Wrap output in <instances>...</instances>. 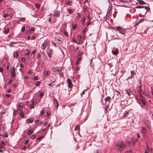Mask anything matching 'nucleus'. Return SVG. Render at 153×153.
Returning <instances> with one entry per match:
<instances>
[{
    "label": "nucleus",
    "mask_w": 153,
    "mask_h": 153,
    "mask_svg": "<svg viewBox=\"0 0 153 153\" xmlns=\"http://www.w3.org/2000/svg\"><path fill=\"white\" fill-rule=\"evenodd\" d=\"M41 55L40 53H38L37 54V57L38 59H39L41 57Z\"/></svg>",
    "instance_id": "41"
},
{
    "label": "nucleus",
    "mask_w": 153,
    "mask_h": 153,
    "mask_svg": "<svg viewBox=\"0 0 153 153\" xmlns=\"http://www.w3.org/2000/svg\"><path fill=\"white\" fill-rule=\"evenodd\" d=\"M33 133V131L31 129H30L28 131L27 134L28 135H30V134H32Z\"/></svg>",
    "instance_id": "24"
},
{
    "label": "nucleus",
    "mask_w": 153,
    "mask_h": 153,
    "mask_svg": "<svg viewBox=\"0 0 153 153\" xmlns=\"http://www.w3.org/2000/svg\"><path fill=\"white\" fill-rule=\"evenodd\" d=\"M27 39H31V37H30V36L29 35L28 36H27Z\"/></svg>",
    "instance_id": "64"
},
{
    "label": "nucleus",
    "mask_w": 153,
    "mask_h": 153,
    "mask_svg": "<svg viewBox=\"0 0 153 153\" xmlns=\"http://www.w3.org/2000/svg\"><path fill=\"white\" fill-rule=\"evenodd\" d=\"M88 6L86 5H84L83 7V11L84 12H85L87 10V9L88 8Z\"/></svg>",
    "instance_id": "19"
},
{
    "label": "nucleus",
    "mask_w": 153,
    "mask_h": 153,
    "mask_svg": "<svg viewBox=\"0 0 153 153\" xmlns=\"http://www.w3.org/2000/svg\"><path fill=\"white\" fill-rule=\"evenodd\" d=\"M40 82L39 81H37L36 83L35 84L37 85V86H38L39 85H40Z\"/></svg>",
    "instance_id": "45"
},
{
    "label": "nucleus",
    "mask_w": 153,
    "mask_h": 153,
    "mask_svg": "<svg viewBox=\"0 0 153 153\" xmlns=\"http://www.w3.org/2000/svg\"><path fill=\"white\" fill-rule=\"evenodd\" d=\"M3 71V69L2 68L0 67V71L1 72H2Z\"/></svg>",
    "instance_id": "58"
},
{
    "label": "nucleus",
    "mask_w": 153,
    "mask_h": 153,
    "mask_svg": "<svg viewBox=\"0 0 153 153\" xmlns=\"http://www.w3.org/2000/svg\"><path fill=\"white\" fill-rule=\"evenodd\" d=\"M52 83H49V84H48V85L51 86L54 85H52Z\"/></svg>",
    "instance_id": "55"
},
{
    "label": "nucleus",
    "mask_w": 153,
    "mask_h": 153,
    "mask_svg": "<svg viewBox=\"0 0 153 153\" xmlns=\"http://www.w3.org/2000/svg\"><path fill=\"white\" fill-rule=\"evenodd\" d=\"M36 38V37L35 36H32L31 37V39H34Z\"/></svg>",
    "instance_id": "53"
},
{
    "label": "nucleus",
    "mask_w": 153,
    "mask_h": 153,
    "mask_svg": "<svg viewBox=\"0 0 153 153\" xmlns=\"http://www.w3.org/2000/svg\"><path fill=\"white\" fill-rule=\"evenodd\" d=\"M64 34L65 36H67L68 35V33L66 31H65L64 33Z\"/></svg>",
    "instance_id": "52"
},
{
    "label": "nucleus",
    "mask_w": 153,
    "mask_h": 153,
    "mask_svg": "<svg viewBox=\"0 0 153 153\" xmlns=\"http://www.w3.org/2000/svg\"><path fill=\"white\" fill-rule=\"evenodd\" d=\"M130 91L129 89H128V90H126V91L125 94H127L129 96H130Z\"/></svg>",
    "instance_id": "27"
},
{
    "label": "nucleus",
    "mask_w": 153,
    "mask_h": 153,
    "mask_svg": "<svg viewBox=\"0 0 153 153\" xmlns=\"http://www.w3.org/2000/svg\"><path fill=\"white\" fill-rule=\"evenodd\" d=\"M34 104L33 100L32 103L29 105V106L31 108H33L34 107L33 105Z\"/></svg>",
    "instance_id": "22"
},
{
    "label": "nucleus",
    "mask_w": 153,
    "mask_h": 153,
    "mask_svg": "<svg viewBox=\"0 0 153 153\" xmlns=\"http://www.w3.org/2000/svg\"><path fill=\"white\" fill-rule=\"evenodd\" d=\"M125 144L123 142H118L116 144L115 147L120 152H121L125 148Z\"/></svg>",
    "instance_id": "1"
},
{
    "label": "nucleus",
    "mask_w": 153,
    "mask_h": 153,
    "mask_svg": "<svg viewBox=\"0 0 153 153\" xmlns=\"http://www.w3.org/2000/svg\"><path fill=\"white\" fill-rule=\"evenodd\" d=\"M2 135L3 136L5 137H7L8 136V134L6 133H5L4 134H3Z\"/></svg>",
    "instance_id": "39"
},
{
    "label": "nucleus",
    "mask_w": 153,
    "mask_h": 153,
    "mask_svg": "<svg viewBox=\"0 0 153 153\" xmlns=\"http://www.w3.org/2000/svg\"><path fill=\"white\" fill-rule=\"evenodd\" d=\"M116 28L117 30L120 33L123 35L125 34V31L122 27L119 26H117Z\"/></svg>",
    "instance_id": "4"
},
{
    "label": "nucleus",
    "mask_w": 153,
    "mask_h": 153,
    "mask_svg": "<svg viewBox=\"0 0 153 153\" xmlns=\"http://www.w3.org/2000/svg\"><path fill=\"white\" fill-rule=\"evenodd\" d=\"M45 113V111L44 110H42L41 112L40 115L42 116Z\"/></svg>",
    "instance_id": "44"
},
{
    "label": "nucleus",
    "mask_w": 153,
    "mask_h": 153,
    "mask_svg": "<svg viewBox=\"0 0 153 153\" xmlns=\"http://www.w3.org/2000/svg\"><path fill=\"white\" fill-rule=\"evenodd\" d=\"M81 38L82 36L80 35H79L78 36V38L80 40L81 39Z\"/></svg>",
    "instance_id": "50"
},
{
    "label": "nucleus",
    "mask_w": 153,
    "mask_h": 153,
    "mask_svg": "<svg viewBox=\"0 0 153 153\" xmlns=\"http://www.w3.org/2000/svg\"><path fill=\"white\" fill-rule=\"evenodd\" d=\"M6 96L8 98H9L10 97V94H6Z\"/></svg>",
    "instance_id": "54"
},
{
    "label": "nucleus",
    "mask_w": 153,
    "mask_h": 153,
    "mask_svg": "<svg viewBox=\"0 0 153 153\" xmlns=\"http://www.w3.org/2000/svg\"><path fill=\"white\" fill-rule=\"evenodd\" d=\"M74 11V10L71 9H69L68 10V12L70 14L72 13Z\"/></svg>",
    "instance_id": "32"
},
{
    "label": "nucleus",
    "mask_w": 153,
    "mask_h": 153,
    "mask_svg": "<svg viewBox=\"0 0 153 153\" xmlns=\"http://www.w3.org/2000/svg\"><path fill=\"white\" fill-rule=\"evenodd\" d=\"M148 147H147L146 149V150L145 151V153H148Z\"/></svg>",
    "instance_id": "49"
},
{
    "label": "nucleus",
    "mask_w": 153,
    "mask_h": 153,
    "mask_svg": "<svg viewBox=\"0 0 153 153\" xmlns=\"http://www.w3.org/2000/svg\"><path fill=\"white\" fill-rule=\"evenodd\" d=\"M67 81L68 84V87L70 88H71L73 86V84L71 80L68 78L67 79Z\"/></svg>",
    "instance_id": "8"
},
{
    "label": "nucleus",
    "mask_w": 153,
    "mask_h": 153,
    "mask_svg": "<svg viewBox=\"0 0 153 153\" xmlns=\"http://www.w3.org/2000/svg\"><path fill=\"white\" fill-rule=\"evenodd\" d=\"M22 62H25V57H22Z\"/></svg>",
    "instance_id": "51"
},
{
    "label": "nucleus",
    "mask_w": 153,
    "mask_h": 153,
    "mask_svg": "<svg viewBox=\"0 0 153 153\" xmlns=\"http://www.w3.org/2000/svg\"><path fill=\"white\" fill-rule=\"evenodd\" d=\"M138 2L139 3L141 4H145V3L143 1L141 0H138Z\"/></svg>",
    "instance_id": "31"
},
{
    "label": "nucleus",
    "mask_w": 153,
    "mask_h": 153,
    "mask_svg": "<svg viewBox=\"0 0 153 153\" xmlns=\"http://www.w3.org/2000/svg\"><path fill=\"white\" fill-rule=\"evenodd\" d=\"M140 101L141 102L143 103V105H145L146 103L144 98L142 96V94L141 95H140Z\"/></svg>",
    "instance_id": "5"
},
{
    "label": "nucleus",
    "mask_w": 153,
    "mask_h": 153,
    "mask_svg": "<svg viewBox=\"0 0 153 153\" xmlns=\"http://www.w3.org/2000/svg\"><path fill=\"white\" fill-rule=\"evenodd\" d=\"M11 72V76L13 77H14L16 75V73L15 72V68L14 67L12 69Z\"/></svg>",
    "instance_id": "9"
},
{
    "label": "nucleus",
    "mask_w": 153,
    "mask_h": 153,
    "mask_svg": "<svg viewBox=\"0 0 153 153\" xmlns=\"http://www.w3.org/2000/svg\"><path fill=\"white\" fill-rule=\"evenodd\" d=\"M44 137V136L43 135H42L40 137H39L38 138H37L36 139V140L37 141L40 140H42Z\"/></svg>",
    "instance_id": "23"
},
{
    "label": "nucleus",
    "mask_w": 153,
    "mask_h": 153,
    "mask_svg": "<svg viewBox=\"0 0 153 153\" xmlns=\"http://www.w3.org/2000/svg\"><path fill=\"white\" fill-rule=\"evenodd\" d=\"M80 128V126L79 125H77L74 128L75 130H76L78 129H79Z\"/></svg>",
    "instance_id": "29"
},
{
    "label": "nucleus",
    "mask_w": 153,
    "mask_h": 153,
    "mask_svg": "<svg viewBox=\"0 0 153 153\" xmlns=\"http://www.w3.org/2000/svg\"><path fill=\"white\" fill-rule=\"evenodd\" d=\"M40 5L41 4L38 3L35 4V7L38 10L39 9Z\"/></svg>",
    "instance_id": "17"
},
{
    "label": "nucleus",
    "mask_w": 153,
    "mask_h": 153,
    "mask_svg": "<svg viewBox=\"0 0 153 153\" xmlns=\"http://www.w3.org/2000/svg\"><path fill=\"white\" fill-rule=\"evenodd\" d=\"M34 79L35 80H37L38 79V77L37 76H35L34 78Z\"/></svg>",
    "instance_id": "56"
},
{
    "label": "nucleus",
    "mask_w": 153,
    "mask_h": 153,
    "mask_svg": "<svg viewBox=\"0 0 153 153\" xmlns=\"http://www.w3.org/2000/svg\"><path fill=\"white\" fill-rule=\"evenodd\" d=\"M35 122L36 123H38L39 122V120H36L35 121Z\"/></svg>",
    "instance_id": "63"
},
{
    "label": "nucleus",
    "mask_w": 153,
    "mask_h": 153,
    "mask_svg": "<svg viewBox=\"0 0 153 153\" xmlns=\"http://www.w3.org/2000/svg\"><path fill=\"white\" fill-rule=\"evenodd\" d=\"M10 30V29L9 28H8L6 30H4L3 31V33H5V34H7L8 33L9 31Z\"/></svg>",
    "instance_id": "26"
},
{
    "label": "nucleus",
    "mask_w": 153,
    "mask_h": 153,
    "mask_svg": "<svg viewBox=\"0 0 153 153\" xmlns=\"http://www.w3.org/2000/svg\"><path fill=\"white\" fill-rule=\"evenodd\" d=\"M36 52V50H34L31 52V53L32 54H34Z\"/></svg>",
    "instance_id": "60"
},
{
    "label": "nucleus",
    "mask_w": 153,
    "mask_h": 153,
    "mask_svg": "<svg viewBox=\"0 0 153 153\" xmlns=\"http://www.w3.org/2000/svg\"><path fill=\"white\" fill-rule=\"evenodd\" d=\"M29 142V140H26L25 141V144H27V143H28Z\"/></svg>",
    "instance_id": "57"
},
{
    "label": "nucleus",
    "mask_w": 153,
    "mask_h": 153,
    "mask_svg": "<svg viewBox=\"0 0 153 153\" xmlns=\"http://www.w3.org/2000/svg\"><path fill=\"white\" fill-rule=\"evenodd\" d=\"M48 41L47 40H45L44 42L41 45V48L42 50H44L46 48L47 45Z\"/></svg>",
    "instance_id": "6"
},
{
    "label": "nucleus",
    "mask_w": 153,
    "mask_h": 153,
    "mask_svg": "<svg viewBox=\"0 0 153 153\" xmlns=\"http://www.w3.org/2000/svg\"><path fill=\"white\" fill-rule=\"evenodd\" d=\"M86 28H84L83 29L82 31V33H83V34L84 35H85V32L86 31Z\"/></svg>",
    "instance_id": "34"
},
{
    "label": "nucleus",
    "mask_w": 153,
    "mask_h": 153,
    "mask_svg": "<svg viewBox=\"0 0 153 153\" xmlns=\"http://www.w3.org/2000/svg\"><path fill=\"white\" fill-rule=\"evenodd\" d=\"M56 38L57 40L60 41H62V38L59 37V36H57Z\"/></svg>",
    "instance_id": "30"
},
{
    "label": "nucleus",
    "mask_w": 153,
    "mask_h": 153,
    "mask_svg": "<svg viewBox=\"0 0 153 153\" xmlns=\"http://www.w3.org/2000/svg\"><path fill=\"white\" fill-rule=\"evenodd\" d=\"M71 2V1L70 0H68L67 2V4L69 5H70Z\"/></svg>",
    "instance_id": "46"
},
{
    "label": "nucleus",
    "mask_w": 153,
    "mask_h": 153,
    "mask_svg": "<svg viewBox=\"0 0 153 153\" xmlns=\"http://www.w3.org/2000/svg\"><path fill=\"white\" fill-rule=\"evenodd\" d=\"M85 16H84L82 19L81 20V21L82 22V25H83L85 24Z\"/></svg>",
    "instance_id": "18"
},
{
    "label": "nucleus",
    "mask_w": 153,
    "mask_h": 153,
    "mask_svg": "<svg viewBox=\"0 0 153 153\" xmlns=\"http://www.w3.org/2000/svg\"><path fill=\"white\" fill-rule=\"evenodd\" d=\"M81 18V15L79 13H77V18L78 20L79 19Z\"/></svg>",
    "instance_id": "35"
},
{
    "label": "nucleus",
    "mask_w": 153,
    "mask_h": 153,
    "mask_svg": "<svg viewBox=\"0 0 153 153\" xmlns=\"http://www.w3.org/2000/svg\"><path fill=\"white\" fill-rule=\"evenodd\" d=\"M77 60H78V61H80L82 59L81 57V56H77Z\"/></svg>",
    "instance_id": "33"
},
{
    "label": "nucleus",
    "mask_w": 153,
    "mask_h": 153,
    "mask_svg": "<svg viewBox=\"0 0 153 153\" xmlns=\"http://www.w3.org/2000/svg\"><path fill=\"white\" fill-rule=\"evenodd\" d=\"M0 145L4 146L5 145V143L4 141H2L1 143H0Z\"/></svg>",
    "instance_id": "36"
},
{
    "label": "nucleus",
    "mask_w": 153,
    "mask_h": 153,
    "mask_svg": "<svg viewBox=\"0 0 153 153\" xmlns=\"http://www.w3.org/2000/svg\"><path fill=\"white\" fill-rule=\"evenodd\" d=\"M18 113L19 112L17 110L15 111L14 114L15 115H17L18 114Z\"/></svg>",
    "instance_id": "40"
},
{
    "label": "nucleus",
    "mask_w": 153,
    "mask_h": 153,
    "mask_svg": "<svg viewBox=\"0 0 153 153\" xmlns=\"http://www.w3.org/2000/svg\"><path fill=\"white\" fill-rule=\"evenodd\" d=\"M53 103L56 105V109L58 108L59 106V103L57 100L56 98H54L53 100Z\"/></svg>",
    "instance_id": "12"
},
{
    "label": "nucleus",
    "mask_w": 153,
    "mask_h": 153,
    "mask_svg": "<svg viewBox=\"0 0 153 153\" xmlns=\"http://www.w3.org/2000/svg\"><path fill=\"white\" fill-rule=\"evenodd\" d=\"M25 27L24 26H23L21 30V31H24L25 30Z\"/></svg>",
    "instance_id": "48"
},
{
    "label": "nucleus",
    "mask_w": 153,
    "mask_h": 153,
    "mask_svg": "<svg viewBox=\"0 0 153 153\" xmlns=\"http://www.w3.org/2000/svg\"><path fill=\"white\" fill-rule=\"evenodd\" d=\"M19 56V54H18V52L16 51V52H14L13 55V56L14 58H17Z\"/></svg>",
    "instance_id": "15"
},
{
    "label": "nucleus",
    "mask_w": 153,
    "mask_h": 153,
    "mask_svg": "<svg viewBox=\"0 0 153 153\" xmlns=\"http://www.w3.org/2000/svg\"><path fill=\"white\" fill-rule=\"evenodd\" d=\"M44 95V93L43 92H41V93L39 95V96L41 97V98H42L43 97V96Z\"/></svg>",
    "instance_id": "42"
},
{
    "label": "nucleus",
    "mask_w": 153,
    "mask_h": 153,
    "mask_svg": "<svg viewBox=\"0 0 153 153\" xmlns=\"http://www.w3.org/2000/svg\"><path fill=\"white\" fill-rule=\"evenodd\" d=\"M128 111H125L123 114V117H126L127 115H128Z\"/></svg>",
    "instance_id": "25"
},
{
    "label": "nucleus",
    "mask_w": 153,
    "mask_h": 153,
    "mask_svg": "<svg viewBox=\"0 0 153 153\" xmlns=\"http://www.w3.org/2000/svg\"><path fill=\"white\" fill-rule=\"evenodd\" d=\"M60 15V12L57 11L56 10L54 11V15L55 16L59 17V16Z\"/></svg>",
    "instance_id": "14"
},
{
    "label": "nucleus",
    "mask_w": 153,
    "mask_h": 153,
    "mask_svg": "<svg viewBox=\"0 0 153 153\" xmlns=\"http://www.w3.org/2000/svg\"><path fill=\"white\" fill-rule=\"evenodd\" d=\"M113 54L114 55H117L119 53V50L117 49H115V50H113L111 51Z\"/></svg>",
    "instance_id": "13"
},
{
    "label": "nucleus",
    "mask_w": 153,
    "mask_h": 153,
    "mask_svg": "<svg viewBox=\"0 0 153 153\" xmlns=\"http://www.w3.org/2000/svg\"><path fill=\"white\" fill-rule=\"evenodd\" d=\"M87 17L88 20H90L91 19V17L90 16L89 14H88V15Z\"/></svg>",
    "instance_id": "47"
},
{
    "label": "nucleus",
    "mask_w": 153,
    "mask_h": 153,
    "mask_svg": "<svg viewBox=\"0 0 153 153\" xmlns=\"http://www.w3.org/2000/svg\"><path fill=\"white\" fill-rule=\"evenodd\" d=\"M25 19L24 18H20L19 19V22L23 21H25Z\"/></svg>",
    "instance_id": "37"
},
{
    "label": "nucleus",
    "mask_w": 153,
    "mask_h": 153,
    "mask_svg": "<svg viewBox=\"0 0 153 153\" xmlns=\"http://www.w3.org/2000/svg\"><path fill=\"white\" fill-rule=\"evenodd\" d=\"M111 100V98L110 97L108 96L105 99V102L106 104L108 102V105L110 103Z\"/></svg>",
    "instance_id": "11"
},
{
    "label": "nucleus",
    "mask_w": 153,
    "mask_h": 153,
    "mask_svg": "<svg viewBox=\"0 0 153 153\" xmlns=\"http://www.w3.org/2000/svg\"><path fill=\"white\" fill-rule=\"evenodd\" d=\"M19 116L21 117H22L23 118H24V113L22 111H21L19 112Z\"/></svg>",
    "instance_id": "20"
},
{
    "label": "nucleus",
    "mask_w": 153,
    "mask_h": 153,
    "mask_svg": "<svg viewBox=\"0 0 153 153\" xmlns=\"http://www.w3.org/2000/svg\"><path fill=\"white\" fill-rule=\"evenodd\" d=\"M137 91L138 92L139 94L140 95H141L142 94V93L144 94L145 96H147V98L149 97V96L148 95V94H146V93H145L144 92H142V88L141 87V85H140L137 87Z\"/></svg>",
    "instance_id": "3"
},
{
    "label": "nucleus",
    "mask_w": 153,
    "mask_h": 153,
    "mask_svg": "<svg viewBox=\"0 0 153 153\" xmlns=\"http://www.w3.org/2000/svg\"><path fill=\"white\" fill-rule=\"evenodd\" d=\"M33 119L30 118L26 120V122L27 123H32L33 122Z\"/></svg>",
    "instance_id": "16"
},
{
    "label": "nucleus",
    "mask_w": 153,
    "mask_h": 153,
    "mask_svg": "<svg viewBox=\"0 0 153 153\" xmlns=\"http://www.w3.org/2000/svg\"><path fill=\"white\" fill-rule=\"evenodd\" d=\"M36 136L35 134H33L31 137V138L32 139H33L36 137Z\"/></svg>",
    "instance_id": "43"
},
{
    "label": "nucleus",
    "mask_w": 153,
    "mask_h": 153,
    "mask_svg": "<svg viewBox=\"0 0 153 153\" xmlns=\"http://www.w3.org/2000/svg\"><path fill=\"white\" fill-rule=\"evenodd\" d=\"M53 50L51 49H49L47 53L48 56L49 57V58H51V56L53 53Z\"/></svg>",
    "instance_id": "10"
},
{
    "label": "nucleus",
    "mask_w": 153,
    "mask_h": 153,
    "mask_svg": "<svg viewBox=\"0 0 153 153\" xmlns=\"http://www.w3.org/2000/svg\"><path fill=\"white\" fill-rule=\"evenodd\" d=\"M131 76H132V75L135 74V73H134L133 71H131ZM133 76H132L131 77H132Z\"/></svg>",
    "instance_id": "38"
},
{
    "label": "nucleus",
    "mask_w": 153,
    "mask_h": 153,
    "mask_svg": "<svg viewBox=\"0 0 153 153\" xmlns=\"http://www.w3.org/2000/svg\"><path fill=\"white\" fill-rule=\"evenodd\" d=\"M23 104L22 102H20L19 104V108H21L23 106Z\"/></svg>",
    "instance_id": "28"
},
{
    "label": "nucleus",
    "mask_w": 153,
    "mask_h": 153,
    "mask_svg": "<svg viewBox=\"0 0 153 153\" xmlns=\"http://www.w3.org/2000/svg\"><path fill=\"white\" fill-rule=\"evenodd\" d=\"M3 16L6 19H9L13 17V16L8 13H6Z\"/></svg>",
    "instance_id": "7"
},
{
    "label": "nucleus",
    "mask_w": 153,
    "mask_h": 153,
    "mask_svg": "<svg viewBox=\"0 0 153 153\" xmlns=\"http://www.w3.org/2000/svg\"><path fill=\"white\" fill-rule=\"evenodd\" d=\"M30 51H29L27 53H26L25 54V55H28L29 54H30Z\"/></svg>",
    "instance_id": "61"
},
{
    "label": "nucleus",
    "mask_w": 153,
    "mask_h": 153,
    "mask_svg": "<svg viewBox=\"0 0 153 153\" xmlns=\"http://www.w3.org/2000/svg\"><path fill=\"white\" fill-rule=\"evenodd\" d=\"M12 80H9L8 81V84H11L12 83Z\"/></svg>",
    "instance_id": "62"
},
{
    "label": "nucleus",
    "mask_w": 153,
    "mask_h": 153,
    "mask_svg": "<svg viewBox=\"0 0 153 153\" xmlns=\"http://www.w3.org/2000/svg\"><path fill=\"white\" fill-rule=\"evenodd\" d=\"M142 132L143 133H145L146 131V128L145 127H143L141 129Z\"/></svg>",
    "instance_id": "21"
},
{
    "label": "nucleus",
    "mask_w": 153,
    "mask_h": 153,
    "mask_svg": "<svg viewBox=\"0 0 153 153\" xmlns=\"http://www.w3.org/2000/svg\"><path fill=\"white\" fill-rule=\"evenodd\" d=\"M80 61H78V60H77V61H76V64L77 65H78V64H79V62H80Z\"/></svg>",
    "instance_id": "59"
},
{
    "label": "nucleus",
    "mask_w": 153,
    "mask_h": 153,
    "mask_svg": "<svg viewBox=\"0 0 153 153\" xmlns=\"http://www.w3.org/2000/svg\"><path fill=\"white\" fill-rule=\"evenodd\" d=\"M135 7L137 8H141V9L140 10V13L139 15L142 16H144L148 10L147 7L138 6L136 7Z\"/></svg>",
    "instance_id": "2"
}]
</instances>
